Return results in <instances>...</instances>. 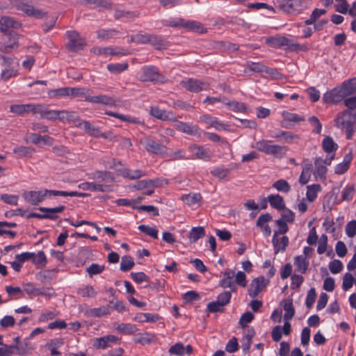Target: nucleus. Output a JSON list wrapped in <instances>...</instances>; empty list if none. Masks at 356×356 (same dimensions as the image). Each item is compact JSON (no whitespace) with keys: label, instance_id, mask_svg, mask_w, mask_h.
I'll use <instances>...</instances> for the list:
<instances>
[{"label":"nucleus","instance_id":"24","mask_svg":"<svg viewBox=\"0 0 356 356\" xmlns=\"http://www.w3.org/2000/svg\"><path fill=\"white\" fill-rule=\"evenodd\" d=\"M191 152L197 159L203 160H209L211 155L209 151L200 145H192L190 147Z\"/></svg>","mask_w":356,"mask_h":356},{"label":"nucleus","instance_id":"22","mask_svg":"<svg viewBox=\"0 0 356 356\" xmlns=\"http://www.w3.org/2000/svg\"><path fill=\"white\" fill-rule=\"evenodd\" d=\"M39 114L41 118H45L49 120H59L60 111L49 110L47 106L41 105Z\"/></svg>","mask_w":356,"mask_h":356},{"label":"nucleus","instance_id":"53","mask_svg":"<svg viewBox=\"0 0 356 356\" xmlns=\"http://www.w3.org/2000/svg\"><path fill=\"white\" fill-rule=\"evenodd\" d=\"M354 283V277L352 274L346 273L343 277L342 288L344 291L350 289Z\"/></svg>","mask_w":356,"mask_h":356},{"label":"nucleus","instance_id":"45","mask_svg":"<svg viewBox=\"0 0 356 356\" xmlns=\"http://www.w3.org/2000/svg\"><path fill=\"white\" fill-rule=\"evenodd\" d=\"M128 68V64L124 63H111L107 65L108 70L113 74H119Z\"/></svg>","mask_w":356,"mask_h":356},{"label":"nucleus","instance_id":"9","mask_svg":"<svg viewBox=\"0 0 356 356\" xmlns=\"http://www.w3.org/2000/svg\"><path fill=\"white\" fill-rule=\"evenodd\" d=\"M268 280L264 277L254 279L250 284L248 294L252 298H255L266 286Z\"/></svg>","mask_w":356,"mask_h":356},{"label":"nucleus","instance_id":"43","mask_svg":"<svg viewBox=\"0 0 356 356\" xmlns=\"http://www.w3.org/2000/svg\"><path fill=\"white\" fill-rule=\"evenodd\" d=\"M323 149L328 153L332 152L337 149V145L334 142L333 139L327 136L323 140Z\"/></svg>","mask_w":356,"mask_h":356},{"label":"nucleus","instance_id":"26","mask_svg":"<svg viewBox=\"0 0 356 356\" xmlns=\"http://www.w3.org/2000/svg\"><path fill=\"white\" fill-rule=\"evenodd\" d=\"M59 120L61 122H78V123L80 122V121H81L76 112L68 111L65 110L60 111Z\"/></svg>","mask_w":356,"mask_h":356},{"label":"nucleus","instance_id":"46","mask_svg":"<svg viewBox=\"0 0 356 356\" xmlns=\"http://www.w3.org/2000/svg\"><path fill=\"white\" fill-rule=\"evenodd\" d=\"M157 119L166 121H176V117L172 112L157 108Z\"/></svg>","mask_w":356,"mask_h":356},{"label":"nucleus","instance_id":"54","mask_svg":"<svg viewBox=\"0 0 356 356\" xmlns=\"http://www.w3.org/2000/svg\"><path fill=\"white\" fill-rule=\"evenodd\" d=\"M78 294L82 297H94L97 293L91 286H86L78 290Z\"/></svg>","mask_w":356,"mask_h":356},{"label":"nucleus","instance_id":"48","mask_svg":"<svg viewBox=\"0 0 356 356\" xmlns=\"http://www.w3.org/2000/svg\"><path fill=\"white\" fill-rule=\"evenodd\" d=\"M104 269V266H101L98 264H92L89 267L86 268V272L88 273L89 276L92 277L95 275L102 273Z\"/></svg>","mask_w":356,"mask_h":356},{"label":"nucleus","instance_id":"47","mask_svg":"<svg viewBox=\"0 0 356 356\" xmlns=\"http://www.w3.org/2000/svg\"><path fill=\"white\" fill-rule=\"evenodd\" d=\"M273 186L278 191L288 193L291 190V186L289 183L284 179H279L275 181Z\"/></svg>","mask_w":356,"mask_h":356},{"label":"nucleus","instance_id":"32","mask_svg":"<svg viewBox=\"0 0 356 356\" xmlns=\"http://www.w3.org/2000/svg\"><path fill=\"white\" fill-rule=\"evenodd\" d=\"M202 199L200 193H189L181 196V200L189 206H194L198 204Z\"/></svg>","mask_w":356,"mask_h":356},{"label":"nucleus","instance_id":"7","mask_svg":"<svg viewBox=\"0 0 356 356\" xmlns=\"http://www.w3.org/2000/svg\"><path fill=\"white\" fill-rule=\"evenodd\" d=\"M180 85L192 92H198L201 90H207L208 84L205 82L200 81L197 79H187L182 80Z\"/></svg>","mask_w":356,"mask_h":356},{"label":"nucleus","instance_id":"20","mask_svg":"<svg viewBox=\"0 0 356 356\" xmlns=\"http://www.w3.org/2000/svg\"><path fill=\"white\" fill-rule=\"evenodd\" d=\"M339 88L344 97L353 95L356 90V78L344 81Z\"/></svg>","mask_w":356,"mask_h":356},{"label":"nucleus","instance_id":"50","mask_svg":"<svg viewBox=\"0 0 356 356\" xmlns=\"http://www.w3.org/2000/svg\"><path fill=\"white\" fill-rule=\"evenodd\" d=\"M49 95L51 97L69 96V87H63L51 90L49 92Z\"/></svg>","mask_w":356,"mask_h":356},{"label":"nucleus","instance_id":"21","mask_svg":"<svg viewBox=\"0 0 356 356\" xmlns=\"http://www.w3.org/2000/svg\"><path fill=\"white\" fill-rule=\"evenodd\" d=\"M19 25V22L11 17H3L0 19V31L5 34H8L10 28H17Z\"/></svg>","mask_w":356,"mask_h":356},{"label":"nucleus","instance_id":"13","mask_svg":"<svg viewBox=\"0 0 356 356\" xmlns=\"http://www.w3.org/2000/svg\"><path fill=\"white\" fill-rule=\"evenodd\" d=\"M175 128L183 133L191 136L200 135V129L197 125L186 123L183 122H177Z\"/></svg>","mask_w":356,"mask_h":356},{"label":"nucleus","instance_id":"44","mask_svg":"<svg viewBox=\"0 0 356 356\" xmlns=\"http://www.w3.org/2000/svg\"><path fill=\"white\" fill-rule=\"evenodd\" d=\"M229 172L230 170L228 168L216 167L211 171V174L219 179H225L228 176Z\"/></svg>","mask_w":356,"mask_h":356},{"label":"nucleus","instance_id":"5","mask_svg":"<svg viewBox=\"0 0 356 356\" xmlns=\"http://www.w3.org/2000/svg\"><path fill=\"white\" fill-rule=\"evenodd\" d=\"M309 0H285L279 5V8L288 14L296 15L307 8Z\"/></svg>","mask_w":356,"mask_h":356},{"label":"nucleus","instance_id":"15","mask_svg":"<svg viewBox=\"0 0 356 356\" xmlns=\"http://www.w3.org/2000/svg\"><path fill=\"white\" fill-rule=\"evenodd\" d=\"M234 276V271L231 269H226L223 273V278L220 281V286L222 288H230L232 291H235L233 282V277Z\"/></svg>","mask_w":356,"mask_h":356},{"label":"nucleus","instance_id":"35","mask_svg":"<svg viewBox=\"0 0 356 356\" xmlns=\"http://www.w3.org/2000/svg\"><path fill=\"white\" fill-rule=\"evenodd\" d=\"M119 33L114 29H99L97 31V37L99 40H108L114 38Z\"/></svg>","mask_w":356,"mask_h":356},{"label":"nucleus","instance_id":"36","mask_svg":"<svg viewBox=\"0 0 356 356\" xmlns=\"http://www.w3.org/2000/svg\"><path fill=\"white\" fill-rule=\"evenodd\" d=\"M284 309L286 312L284 316V321H289L291 320L295 314V309L293 306L292 300H285L284 301V305H283Z\"/></svg>","mask_w":356,"mask_h":356},{"label":"nucleus","instance_id":"4","mask_svg":"<svg viewBox=\"0 0 356 356\" xmlns=\"http://www.w3.org/2000/svg\"><path fill=\"white\" fill-rule=\"evenodd\" d=\"M55 193H58V191L56 190H44L43 191H26L22 194V197L24 199L31 204L32 205H38L40 202H42L44 197L49 195H54L58 196V194H56Z\"/></svg>","mask_w":356,"mask_h":356},{"label":"nucleus","instance_id":"2","mask_svg":"<svg viewBox=\"0 0 356 356\" xmlns=\"http://www.w3.org/2000/svg\"><path fill=\"white\" fill-rule=\"evenodd\" d=\"M252 147L267 155L273 156L275 158L284 157L288 151L286 146L274 144L273 141L266 139H261L252 145Z\"/></svg>","mask_w":356,"mask_h":356},{"label":"nucleus","instance_id":"17","mask_svg":"<svg viewBox=\"0 0 356 356\" xmlns=\"http://www.w3.org/2000/svg\"><path fill=\"white\" fill-rule=\"evenodd\" d=\"M76 127L83 129V130L90 136L99 138L100 136V129L98 127L92 126L88 121L81 120L76 124Z\"/></svg>","mask_w":356,"mask_h":356},{"label":"nucleus","instance_id":"64","mask_svg":"<svg viewBox=\"0 0 356 356\" xmlns=\"http://www.w3.org/2000/svg\"><path fill=\"white\" fill-rule=\"evenodd\" d=\"M346 232L348 236L352 238L356 235V220H353L348 222L346 227Z\"/></svg>","mask_w":356,"mask_h":356},{"label":"nucleus","instance_id":"39","mask_svg":"<svg viewBox=\"0 0 356 356\" xmlns=\"http://www.w3.org/2000/svg\"><path fill=\"white\" fill-rule=\"evenodd\" d=\"M105 113L109 116H112V117L118 118L123 122H131L134 124L140 123V120H138L137 118H131L128 115H124L112 112V111H106Z\"/></svg>","mask_w":356,"mask_h":356},{"label":"nucleus","instance_id":"57","mask_svg":"<svg viewBox=\"0 0 356 356\" xmlns=\"http://www.w3.org/2000/svg\"><path fill=\"white\" fill-rule=\"evenodd\" d=\"M329 269L333 274L339 273L343 269V264L338 259L333 260L329 264Z\"/></svg>","mask_w":356,"mask_h":356},{"label":"nucleus","instance_id":"52","mask_svg":"<svg viewBox=\"0 0 356 356\" xmlns=\"http://www.w3.org/2000/svg\"><path fill=\"white\" fill-rule=\"evenodd\" d=\"M134 320L138 322H154L155 316L149 313H139L136 314Z\"/></svg>","mask_w":356,"mask_h":356},{"label":"nucleus","instance_id":"31","mask_svg":"<svg viewBox=\"0 0 356 356\" xmlns=\"http://www.w3.org/2000/svg\"><path fill=\"white\" fill-rule=\"evenodd\" d=\"M118 332L123 334H131L136 332L138 328L131 323H120L115 327Z\"/></svg>","mask_w":356,"mask_h":356},{"label":"nucleus","instance_id":"25","mask_svg":"<svg viewBox=\"0 0 356 356\" xmlns=\"http://www.w3.org/2000/svg\"><path fill=\"white\" fill-rule=\"evenodd\" d=\"M183 29L198 33H204L207 32V29L204 28L202 24L196 21H186L184 19Z\"/></svg>","mask_w":356,"mask_h":356},{"label":"nucleus","instance_id":"29","mask_svg":"<svg viewBox=\"0 0 356 356\" xmlns=\"http://www.w3.org/2000/svg\"><path fill=\"white\" fill-rule=\"evenodd\" d=\"M93 178L99 181L113 182L115 180L114 174L108 171H95L93 172Z\"/></svg>","mask_w":356,"mask_h":356},{"label":"nucleus","instance_id":"62","mask_svg":"<svg viewBox=\"0 0 356 356\" xmlns=\"http://www.w3.org/2000/svg\"><path fill=\"white\" fill-rule=\"evenodd\" d=\"M355 192V188L353 186H346L342 191V200L349 201L350 200Z\"/></svg>","mask_w":356,"mask_h":356},{"label":"nucleus","instance_id":"28","mask_svg":"<svg viewBox=\"0 0 356 356\" xmlns=\"http://www.w3.org/2000/svg\"><path fill=\"white\" fill-rule=\"evenodd\" d=\"M294 264L296 267V270L301 273H305L309 266L308 261H307L306 257L302 255H299L295 257Z\"/></svg>","mask_w":356,"mask_h":356},{"label":"nucleus","instance_id":"34","mask_svg":"<svg viewBox=\"0 0 356 356\" xmlns=\"http://www.w3.org/2000/svg\"><path fill=\"white\" fill-rule=\"evenodd\" d=\"M321 190V186L319 184H312L307 186L306 197L307 199L312 202L317 197L318 193Z\"/></svg>","mask_w":356,"mask_h":356},{"label":"nucleus","instance_id":"18","mask_svg":"<svg viewBox=\"0 0 356 356\" xmlns=\"http://www.w3.org/2000/svg\"><path fill=\"white\" fill-rule=\"evenodd\" d=\"M315 170L314 175L316 178L321 179H325V175L327 171L326 165L323 163V159L316 157L314 160Z\"/></svg>","mask_w":356,"mask_h":356},{"label":"nucleus","instance_id":"11","mask_svg":"<svg viewBox=\"0 0 356 356\" xmlns=\"http://www.w3.org/2000/svg\"><path fill=\"white\" fill-rule=\"evenodd\" d=\"M85 101L93 104H101L107 106H115L116 100L114 97L106 95L87 96Z\"/></svg>","mask_w":356,"mask_h":356},{"label":"nucleus","instance_id":"8","mask_svg":"<svg viewBox=\"0 0 356 356\" xmlns=\"http://www.w3.org/2000/svg\"><path fill=\"white\" fill-rule=\"evenodd\" d=\"M16 8L18 10L24 12L28 16L34 17L38 19H42L47 15V13L42 10L35 8L33 6L23 2L18 3L16 5Z\"/></svg>","mask_w":356,"mask_h":356},{"label":"nucleus","instance_id":"38","mask_svg":"<svg viewBox=\"0 0 356 356\" xmlns=\"http://www.w3.org/2000/svg\"><path fill=\"white\" fill-rule=\"evenodd\" d=\"M152 38V36L149 34H142V33H137L135 35H133L130 38V42L139 43V44H146L148 42H151V39Z\"/></svg>","mask_w":356,"mask_h":356},{"label":"nucleus","instance_id":"63","mask_svg":"<svg viewBox=\"0 0 356 356\" xmlns=\"http://www.w3.org/2000/svg\"><path fill=\"white\" fill-rule=\"evenodd\" d=\"M15 323V320L12 316H5L0 320V326L3 328L13 327Z\"/></svg>","mask_w":356,"mask_h":356},{"label":"nucleus","instance_id":"51","mask_svg":"<svg viewBox=\"0 0 356 356\" xmlns=\"http://www.w3.org/2000/svg\"><path fill=\"white\" fill-rule=\"evenodd\" d=\"M276 138H280L281 137L284 138V140L286 143H290L295 139H298V136L291 132L281 131L278 134H277L275 136Z\"/></svg>","mask_w":356,"mask_h":356},{"label":"nucleus","instance_id":"10","mask_svg":"<svg viewBox=\"0 0 356 356\" xmlns=\"http://www.w3.org/2000/svg\"><path fill=\"white\" fill-rule=\"evenodd\" d=\"M339 87H336L329 92H325L323 96V100L325 103L337 104L344 99Z\"/></svg>","mask_w":356,"mask_h":356},{"label":"nucleus","instance_id":"37","mask_svg":"<svg viewBox=\"0 0 356 356\" xmlns=\"http://www.w3.org/2000/svg\"><path fill=\"white\" fill-rule=\"evenodd\" d=\"M29 339L26 338L24 339V342H21L19 346H17V351L16 354L19 356H25L28 354L30 350L33 349V346L31 343L28 341Z\"/></svg>","mask_w":356,"mask_h":356},{"label":"nucleus","instance_id":"56","mask_svg":"<svg viewBox=\"0 0 356 356\" xmlns=\"http://www.w3.org/2000/svg\"><path fill=\"white\" fill-rule=\"evenodd\" d=\"M276 224L279 227L277 230L274 232L275 236H278L280 234H284L287 232L289 228L287 226V222L284 220H282L278 219L276 220Z\"/></svg>","mask_w":356,"mask_h":356},{"label":"nucleus","instance_id":"40","mask_svg":"<svg viewBox=\"0 0 356 356\" xmlns=\"http://www.w3.org/2000/svg\"><path fill=\"white\" fill-rule=\"evenodd\" d=\"M312 170V165L311 163H309L308 165L304 167L299 178V182L302 185H305L309 181L311 177Z\"/></svg>","mask_w":356,"mask_h":356},{"label":"nucleus","instance_id":"23","mask_svg":"<svg viewBox=\"0 0 356 356\" xmlns=\"http://www.w3.org/2000/svg\"><path fill=\"white\" fill-rule=\"evenodd\" d=\"M272 243L274 246L275 254H277L280 251H284L286 250L289 245V238L284 236L279 239L277 236L273 235Z\"/></svg>","mask_w":356,"mask_h":356},{"label":"nucleus","instance_id":"30","mask_svg":"<svg viewBox=\"0 0 356 356\" xmlns=\"http://www.w3.org/2000/svg\"><path fill=\"white\" fill-rule=\"evenodd\" d=\"M204 236L205 230L203 227H193L189 232L190 242L194 243Z\"/></svg>","mask_w":356,"mask_h":356},{"label":"nucleus","instance_id":"58","mask_svg":"<svg viewBox=\"0 0 356 356\" xmlns=\"http://www.w3.org/2000/svg\"><path fill=\"white\" fill-rule=\"evenodd\" d=\"M35 253L34 252H23L21 254H18L15 255V259L22 264L26 261H31L33 262V259H34Z\"/></svg>","mask_w":356,"mask_h":356},{"label":"nucleus","instance_id":"6","mask_svg":"<svg viewBox=\"0 0 356 356\" xmlns=\"http://www.w3.org/2000/svg\"><path fill=\"white\" fill-rule=\"evenodd\" d=\"M266 43L273 47H286L292 50L298 47V44L283 36L268 38L266 39Z\"/></svg>","mask_w":356,"mask_h":356},{"label":"nucleus","instance_id":"19","mask_svg":"<svg viewBox=\"0 0 356 356\" xmlns=\"http://www.w3.org/2000/svg\"><path fill=\"white\" fill-rule=\"evenodd\" d=\"M200 121L215 128L217 130L225 129V126L223 123L218 120L217 118L209 115H203L200 116Z\"/></svg>","mask_w":356,"mask_h":356},{"label":"nucleus","instance_id":"60","mask_svg":"<svg viewBox=\"0 0 356 356\" xmlns=\"http://www.w3.org/2000/svg\"><path fill=\"white\" fill-rule=\"evenodd\" d=\"M316 298V293L314 288H312L309 290L305 304L307 308H311L312 305H314Z\"/></svg>","mask_w":356,"mask_h":356},{"label":"nucleus","instance_id":"61","mask_svg":"<svg viewBox=\"0 0 356 356\" xmlns=\"http://www.w3.org/2000/svg\"><path fill=\"white\" fill-rule=\"evenodd\" d=\"M184 23V19L182 18H173L165 20L164 24L172 27L183 28Z\"/></svg>","mask_w":356,"mask_h":356},{"label":"nucleus","instance_id":"12","mask_svg":"<svg viewBox=\"0 0 356 356\" xmlns=\"http://www.w3.org/2000/svg\"><path fill=\"white\" fill-rule=\"evenodd\" d=\"M78 188L83 191H92L99 192H108L112 191L109 185L96 184L94 182H83L78 185Z\"/></svg>","mask_w":356,"mask_h":356},{"label":"nucleus","instance_id":"33","mask_svg":"<svg viewBox=\"0 0 356 356\" xmlns=\"http://www.w3.org/2000/svg\"><path fill=\"white\" fill-rule=\"evenodd\" d=\"M143 81H154L156 80V68L154 66L145 67L141 75Z\"/></svg>","mask_w":356,"mask_h":356},{"label":"nucleus","instance_id":"41","mask_svg":"<svg viewBox=\"0 0 356 356\" xmlns=\"http://www.w3.org/2000/svg\"><path fill=\"white\" fill-rule=\"evenodd\" d=\"M30 138H31V142L35 145H39L41 143H42L43 144H47V143H50L51 141L52 140V138L49 136H47V135L40 136L39 134H34V133H33L30 135Z\"/></svg>","mask_w":356,"mask_h":356},{"label":"nucleus","instance_id":"42","mask_svg":"<svg viewBox=\"0 0 356 356\" xmlns=\"http://www.w3.org/2000/svg\"><path fill=\"white\" fill-rule=\"evenodd\" d=\"M134 261L131 256L125 255L122 257L120 270L127 272L134 266Z\"/></svg>","mask_w":356,"mask_h":356},{"label":"nucleus","instance_id":"3","mask_svg":"<svg viewBox=\"0 0 356 356\" xmlns=\"http://www.w3.org/2000/svg\"><path fill=\"white\" fill-rule=\"evenodd\" d=\"M66 35L68 42L65 44L67 49L72 52L82 50L86 46V42L76 31H67Z\"/></svg>","mask_w":356,"mask_h":356},{"label":"nucleus","instance_id":"49","mask_svg":"<svg viewBox=\"0 0 356 356\" xmlns=\"http://www.w3.org/2000/svg\"><path fill=\"white\" fill-rule=\"evenodd\" d=\"M47 263V257L43 251H39L37 254H35L34 259H33V264L44 267Z\"/></svg>","mask_w":356,"mask_h":356},{"label":"nucleus","instance_id":"59","mask_svg":"<svg viewBox=\"0 0 356 356\" xmlns=\"http://www.w3.org/2000/svg\"><path fill=\"white\" fill-rule=\"evenodd\" d=\"M0 199L10 205H17L18 196L15 195L2 194Z\"/></svg>","mask_w":356,"mask_h":356},{"label":"nucleus","instance_id":"1","mask_svg":"<svg viewBox=\"0 0 356 356\" xmlns=\"http://www.w3.org/2000/svg\"><path fill=\"white\" fill-rule=\"evenodd\" d=\"M337 128L345 130L346 138L350 140L354 133L353 127L356 124V112L345 110L339 113L334 120Z\"/></svg>","mask_w":356,"mask_h":356},{"label":"nucleus","instance_id":"55","mask_svg":"<svg viewBox=\"0 0 356 356\" xmlns=\"http://www.w3.org/2000/svg\"><path fill=\"white\" fill-rule=\"evenodd\" d=\"M238 349V343L237 339L234 337L228 341L225 346V350L229 353H235Z\"/></svg>","mask_w":356,"mask_h":356},{"label":"nucleus","instance_id":"14","mask_svg":"<svg viewBox=\"0 0 356 356\" xmlns=\"http://www.w3.org/2000/svg\"><path fill=\"white\" fill-rule=\"evenodd\" d=\"M193 352V348L191 345H187L186 347L183 343L179 342L172 346L169 349V353L173 355L182 356L185 353L190 355Z\"/></svg>","mask_w":356,"mask_h":356},{"label":"nucleus","instance_id":"27","mask_svg":"<svg viewBox=\"0 0 356 356\" xmlns=\"http://www.w3.org/2000/svg\"><path fill=\"white\" fill-rule=\"evenodd\" d=\"M268 200L270 204L278 210H282L285 208L284 199L280 195H270L268 196Z\"/></svg>","mask_w":356,"mask_h":356},{"label":"nucleus","instance_id":"16","mask_svg":"<svg viewBox=\"0 0 356 356\" xmlns=\"http://www.w3.org/2000/svg\"><path fill=\"white\" fill-rule=\"evenodd\" d=\"M282 117L284 118L282 122V126L285 128H290L291 122H298L305 121V118L298 115L296 113H292L287 111L282 112Z\"/></svg>","mask_w":356,"mask_h":356}]
</instances>
